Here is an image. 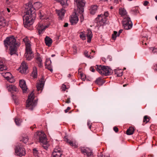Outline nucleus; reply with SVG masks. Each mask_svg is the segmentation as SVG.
Masks as SVG:
<instances>
[{"label":"nucleus","instance_id":"43","mask_svg":"<svg viewBox=\"0 0 157 157\" xmlns=\"http://www.w3.org/2000/svg\"><path fill=\"white\" fill-rule=\"evenodd\" d=\"M73 48V54L74 55L76 54L77 53L76 47L75 46H74Z\"/></svg>","mask_w":157,"mask_h":157},{"label":"nucleus","instance_id":"24","mask_svg":"<svg viewBox=\"0 0 157 157\" xmlns=\"http://www.w3.org/2000/svg\"><path fill=\"white\" fill-rule=\"evenodd\" d=\"M65 12V10L63 9L61 10L57 11V13L60 19H61L62 17L64 16Z\"/></svg>","mask_w":157,"mask_h":157},{"label":"nucleus","instance_id":"26","mask_svg":"<svg viewBox=\"0 0 157 157\" xmlns=\"http://www.w3.org/2000/svg\"><path fill=\"white\" fill-rule=\"evenodd\" d=\"M7 88L8 91L10 92H11L12 91H17L18 90L16 87L13 85H9L7 86Z\"/></svg>","mask_w":157,"mask_h":157},{"label":"nucleus","instance_id":"12","mask_svg":"<svg viewBox=\"0 0 157 157\" xmlns=\"http://www.w3.org/2000/svg\"><path fill=\"white\" fill-rule=\"evenodd\" d=\"M28 67L25 61L23 62L19 68L20 72L21 73L25 74L26 73Z\"/></svg>","mask_w":157,"mask_h":157},{"label":"nucleus","instance_id":"44","mask_svg":"<svg viewBox=\"0 0 157 157\" xmlns=\"http://www.w3.org/2000/svg\"><path fill=\"white\" fill-rule=\"evenodd\" d=\"M88 52L87 51H85L84 52V54L86 57L88 58H89L90 57V56L88 55Z\"/></svg>","mask_w":157,"mask_h":157},{"label":"nucleus","instance_id":"20","mask_svg":"<svg viewBox=\"0 0 157 157\" xmlns=\"http://www.w3.org/2000/svg\"><path fill=\"white\" fill-rule=\"evenodd\" d=\"M86 36L87 37V42L90 43L93 36L92 32L89 29L87 30Z\"/></svg>","mask_w":157,"mask_h":157},{"label":"nucleus","instance_id":"3","mask_svg":"<svg viewBox=\"0 0 157 157\" xmlns=\"http://www.w3.org/2000/svg\"><path fill=\"white\" fill-rule=\"evenodd\" d=\"M23 40L25 42L26 46V52L25 54V58L28 60H30L34 57V55L31 47L30 42L29 38L27 37L24 38Z\"/></svg>","mask_w":157,"mask_h":157},{"label":"nucleus","instance_id":"58","mask_svg":"<svg viewBox=\"0 0 157 157\" xmlns=\"http://www.w3.org/2000/svg\"><path fill=\"white\" fill-rule=\"evenodd\" d=\"M68 26V24L67 23H65L63 26L65 27H67Z\"/></svg>","mask_w":157,"mask_h":157},{"label":"nucleus","instance_id":"34","mask_svg":"<svg viewBox=\"0 0 157 157\" xmlns=\"http://www.w3.org/2000/svg\"><path fill=\"white\" fill-rule=\"evenodd\" d=\"M14 121H15L16 124L17 125H18V126L20 125L21 123L22 122L21 120H20V119H19L18 118H16L15 119Z\"/></svg>","mask_w":157,"mask_h":157},{"label":"nucleus","instance_id":"54","mask_svg":"<svg viewBox=\"0 0 157 157\" xmlns=\"http://www.w3.org/2000/svg\"><path fill=\"white\" fill-rule=\"evenodd\" d=\"M64 140L65 141H66L68 144V142H69V140L66 137H65L64 138Z\"/></svg>","mask_w":157,"mask_h":157},{"label":"nucleus","instance_id":"52","mask_svg":"<svg viewBox=\"0 0 157 157\" xmlns=\"http://www.w3.org/2000/svg\"><path fill=\"white\" fill-rule=\"evenodd\" d=\"M153 69L155 71H157V64L154 66Z\"/></svg>","mask_w":157,"mask_h":157},{"label":"nucleus","instance_id":"27","mask_svg":"<svg viewBox=\"0 0 157 157\" xmlns=\"http://www.w3.org/2000/svg\"><path fill=\"white\" fill-rule=\"evenodd\" d=\"M31 76L34 78H36L37 77V71L36 67H33V70L31 75Z\"/></svg>","mask_w":157,"mask_h":157},{"label":"nucleus","instance_id":"15","mask_svg":"<svg viewBox=\"0 0 157 157\" xmlns=\"http://www.w3.org/2000/svg\"><path fill=\"white\" fill-rule=\"evenodd\" d=\"M19 84L20 86L22 89L23 92H25L27 89L25 82L24 80H20L19 81Z\"/></svg>","mask_w":157,"mask_h":157},{"label":"nucleus","instance_id":"62","mask_svg":"<svg viewBox=\"0 0 157 157\" xmlns=\"http://www.w3.org/2000/svg\"><path fill=\"white\" fill-rule=\"evenodd\" d=\"M39 4H40V3L38 2H36L35 3V5L36 6Z\"/></svg>","mask_w":157,"mask_h":157},{"label":"nucleus","instance_id":"57","mask_svg":"<svg viewBox=\"0 0 157 157\" xmlns=\"http://www.w3.org/2000/svg\"><path fill=\"white\" fill-rule=\"evenodd\" d=\"M87 125L88 126H90V125H91L90 124V121H88L87 123Z\"/></svg>","mask_w":157,"mask_h":157},{"label":"nucleus","instance_id":"13","mask_svg":"<svg viewBox=\"0 0 157 157\" xmlns=\"http://www.w3.org/2000/svg\"><path fill=\"white\" fill-rule=\"evenodd\" d=\"M44 84V79L42 78L39 80V82L36 85V88L38 91H41L43 90Z\"/></svg>","mask_w":157,"mask_h":157},{"label":"nucleus","instance_id":"29","mask_svg":"<svg viewBox=\"0 0 157 157\" xmlns=\"http://www.w3.org/2000/svg\"><path fill=\"white\" fill-rule=\"evenodd\" d=\"M114 72L117 76L120 77L123 74V71L122 69H117L114 70Z\"/></svg>","mask_w":157,"mask_h":157},{"label":"nucleus","instance_id":"38","mask_svg":"<svg viewBox=\"0 0 157 157\" xmlns=\"http://www.w3.org/2000/svg\"><path fill=\"white\" fill-rule=\"evenodd\" d=\"M6 25V23L4 20H0V27L1 26H4Z\"/></svg>","mask_w":157,"mask_h":157},{"label":"nucleus","instance_id":"7","mask_svg":"<svg viewBox=\"0 0 157 157\" xmlns=\"http://www.w3.org/2000/svg\"><path fill=\"white\" fill-rule=\"evenodd\" d=\"M109 13L108 11L105 12L104 13L98 15V17L96 18L98 21L97 24L98 26L103 25L106 22L105 17L108 16Z\"/></svg>","mask_w":157,"mask_h":157},{"label":"nucleus","instance_id":"18","mask_svg":"<svg viewBox=\"0 0 157 157\" xmlns=\"http://www.w3.org/2000/svg\"><path fill=\"white\" fill-rule=\"evenodd\" d=\"M5 61L3 59H2L0 61V70L2 71L4 70H7V67L5 65L4 63Z\"/></svg>","mask_w":157,"mask_h":157},{"label":"nucleus","instance_id":"55","mask_svg":"<svg viewBox=\"0 0 157 157\" xmlns=\"http://www.w3.org/2000/svg\"><path fill=\"white\" fill-rule=\"evenodd\" d=\"M148 2L147 1H145L144 2V6H146L148 4Z\"/></svg>","mask_w":157,"mask_h":157},{"label":"nucleus","instance_id":"60","mask_svg":"<svg viewBox=\"0 0 157 157\" xmlns=\"http://www.w3.org/2000/svg\"><path fill=\"white\" fill-rule=\"evenodd\" d=\"M118 0H114V3L116 4L118 3Z\"/></svg>","mask_w":157,"mask_h":157},{"label":"nucleus","instance_id":"23","mask_svg":"<svg viewBox=\"0 0 157 157\" xmlns=\"http://www.w3.org/2000/svg\"><path fill=\"white\" fill-rule=\"evenodd\" d=\"M29 138L28 136L25 135H23L20 138V141L23 142L25 144H26L28 141Z\"/></svg>","mask_w":157,"mask_h":157},{"label":"nucleus","instance_id":"22","mask_svg":"<svg viewBox=\"0 0 157 157\" xmlns=\"http://www.w3.org/2000/svg\"><path fill=\"white\" fill-rule=\"evenodd\" d=\"M68 144L74 148H77L78 147V144L75 140H69Z\"/></svg>","mask_w":157,"mask_h":157},{"label":"nucleus","instance_id":"45","mask_svg":"<svg viewBox=\"0 0 157 157\" xmlns=\"http://www.w3.org/2000/svg\"><path fill=\"white\" fill-rule=\"evenodd\" d=\"M62 88L63 90L65 91L66 89H67L66 85L63 84L62 86Z\"/></svg>","mask_w":157,"mask_h":157},{"label":"nucleus","instance_id":"33","mask_svg":"<svg viewBox=\"0 0 157 157\" xmlns=\"http://www.w3.org/2000/svg\"><path fill=\"white\" fill-rule=\"evenodd\" d=\"M12 77L11 74L9 72L5 73L4 77L7 80H9V78Z\"/></svg>","mask_w":157,"mask_h":157},{"label":"nucleus","instance_id":"50","mask_svg":"<svg viewBox=\"0 0 157 157\" xmlns=\"http://www.w3.org/2000/svg\"><path fill=\"white\" fill-rule=\"evenodd\" d=\"M90 71H91L92 72H94L95 71V69L93 67H91L90 68Z\"/></svg>","mask_w":157,"mask_h":157},{"label":"nucleus","instance_id":"21","mask_svg":"<svg viewBox=\"0 0 157 157\" xmlns=\"http://www.w3.org/2000/svg\"><path fill=\"white\" fill-rule=\"evenodd\" d=\"M45 41L46 45L48 46L51 45L52 42V39L48 36H46L45 38Z\"/></svg>","mask_w":157,"mask_h":157},{"label":"nucleus","instance_id":"53","mask_svg":"<svg viewBox=\"0 0 157 157\" xmlns=\"http://www.w3.org/2000/svg\"><path fill=\"white\" fill-rule=\"evenodd\" d=\"M70 102H71V101H70V98H67L66 101L65 102L67 103H69Z\"/></svg>","mask_w":157,"mask_h":157},{"label":"nucleus","instance_id":"41","mask_svg":"<svg viewBox=\"0 0 157 157\" xmlns=\"http://www.w3.org/2000/svg\"><path fill=\"white\" fill-rule=\"evenodd\" d=\"M150 50H151L152 52L155 53L157 52V49L155 47H151L149 48Z\"/></svg>","mask_w":157,"mask_h":157},{"label":"nucleus","instance_id":"6","mask_svg":"<svg viewBox=\"0 0 157 157\" xmlns=\"http://www.w3.org/2000/svg\"><path fill=\"white\" fill-rule=\"evenodd\" d=\"M34 98V94L33 92H32L29 95L28 99L26 101V109L31 110L33 109L37 104L36 101H33Z\"/></svg>","mask_w":157,"mask_h":157},{"label":"nucleus","instance_id":"30","mask_svg":"<svg viewBox=\"0 0 157 157\" xmlns=\"http://www.w3.org/2000/svg\"><path fill=\"white\" fill-rule=\"evenodd\" d=\"M119 13L121 16H126V17H127L126 14L127 13L126 10L124 8H121L119 10Z\"/></svg>","mask_w":157,"mask_h":157},{"label":"nucleus","instance_id":"51","mask_svg":"<svg viewBox=\"0 0 157 157\" xmlns=\"http://www.w3.org/2000/svg\"><path fill=\"white\" fill-rule=\"evenodd\" d=\"M37 63H38L39 67H41L42 66L43 64L42 63V62H37Z\"/></svg>","mask_w":157,"mask_h":157},{"label":"nucleus","instance_id":"10","mask_svg":"<svg viewBox=\"0 0 157 157\" xmlns=\"http://www.w3.org/2000/svg\"><path fill=\"white\" fill-rule=\"evenodd\" d=\"M80 149L82 152L85 155H86L87 157H91L93 155L91 150L88 148L81 147Z\"/></svg>","mask_w":157,"mask_h":157},{"label":"nucleus","instance_id":"61","mask_svg":"<svg viewBox=\"0 0 157 157\" xmlns=\"http://www.w3.org/2000/svg\"><path fill=\"white\" fill-rule=\"evenodd\" d=\"M7 11L9 13V12H10V10L9 8H7Z\"/></svg>","mask_w":157,"mask_h":157},{"label":"nucleus","instance_id":"36","mask_svg":"<svg viewBox=\"0 0 157 157\" xmlns=\"http://www.w3.org/2000/svg\"><path fill=\"white\" fill-rule=\"evenodd\" d=\"M80 37L83 40L86 39V36L83 32H81L80 33Z\"/></svg>","mask_w":157,"mask_h":157},{"label":"nucleus","instance_id":"14","mask_svg":"<svg viewBox=\"0 0 157 157\" xmlns=\"http://www.w3.org/2000/svg\"><path fill=\"white\" fill-rule=\"evenodd\" d=\"M78 18L76 13L72 15L71 17L70 18V21L72 25H75L78 22Z\"/></svg>","mask_w":157,"mask_h":157},{"label":"nucleus","instance_id":"64","mask_svg":"<svg viewBox=\"0 0 157 157\" xmlns=\"http://www.w3.org/2000/svg\"><path fill=\"white\" fill-rule=\"evenodd\" d=\"M89 126V128L90 129H91V125H90V126Z\"/></svg>","mask_w":157,"mask_h":157},{"label":"nucleus","instance_id":"17","mask_svg":"<svg viewBox=\"0 0 157 157\" xmlns=\"http://www.w3.org/2000/svg\"><path fill=\"white\" fill-rule=\"evenodd\" d=\"M98 6L97 5H94L91 6L90 9V13L91 14H94L98 10Z\"/></svg>","mask_w":157,"mask_h":157},{"label":"nucleus","instance_id":"32","mask_svg":"<svg viewBox=\"0 0 157 157\" xmlns=\"http://www.w3.org/2000/svg\"><path fill=\"white\" fill-rule=\"evenodd\" d=\"M125 22L126 23V25H128V24H131L130 22H132L131 21L130 18L128 17H125L123 20V24L124 23V22Z\"/></svg>","mask_w":157,"mask_h":157},{"label":"nucleus","instance_id":"16","mask_svg":"<svg viewBox=\"0 0 157 157\" xmlns=\"http://www.w3.org/2000/svg\"><path fill=\"white\" fill-rule=\"evenodd\" d=\"M51 61L49 59H46L45 63V66L46 68L52 72L53 71L51 67Z\"/></svg>","mask_w":157,"mask_h":157},{"label":"nucleus","instance_id":"40","mask_svg":"<svg viewBox=\"0 0 157 157\" xmlns=\"http://www.w3.org/2000/svg\"><path fill=\"white\" fill-rule=\"evenodd\" d=\"M33 153L34 155L37 156L38 155V151L36 148H35L33 149Z\"/></svg>","mask_w":157,"mask_h":157},{"label":"nucleus","instance_id":"46","mask_svg":"<svg viewBox=\"0 0 157 157\" xmlns=\"http://www.w3.org/2000/svg\"><path fill=\"white\" fill-rule=\"evenodd\" d=\"M114 131L116 132H117L118 131V128L116 127H114L113 128Z\"/></svg>","mask_w":157,"mask_h":157},{"label":"nucleus","instance_id":"2","mask_svg":"<svg viewBox=\"0 0 157 157\" xmlns=\"http://www.w3.org/2000/svg\"><path fill=\"white\" fill-rule=\"evenodd\" d=\"M4 44L6 48L9 46L10 54L11 55L15 54L16 52V48L18 46L16 40L14 36L8 37L4 41Z\"/></svg>","mask_w":157,"mask_h":157},{"label":"nucleus","instance_id":"28","mask_svg":"<svg viewBox=\"0 0 157 157\" xmlns=\"http://www.w3.org/2000/svg\"><path fill=\"white\" fill-rule=\"evenodd\" d=\"M131 24H128V25H126V23L125 22H124L123 23V26L124 29L126 30H128L131 28L132 26V22H130Z\"/></svg>","mask_w":157,"mask_h":157},{"label":"nucleus","instance_id":"25","mask_svg":"<svg viewBox=\"0 0 157 157\" xmlns=\"http://www.w3.org/2000/svg\"><path fill=\"white\" fill-rule=\"evenodd\" d=\"M122 30L120 29L118 32V33H117V32L114 31L113 33V34L112 35V39L114 40H115L116 39L117 36H119L120 34L122 33Z\"/></svg>","mask_w":157,"mask_h":157},{"label":"nucleus","instance_id":"11","mask_svg":"<svg viewBox=\"0 0 157 157\" xmlns=\"http://www.w3.org/2000/svg\"><path fill=\"white\" fill-rule=\"evenodd\" d=\"M62 154L61 149L59 146H56L52 152V157H60Z\"/></svg>","mask_w":157,"mask_h":157},{"label":"nucleus","instance_id":"48","mask_svg":"<svg viewBox=\"0 0 157 157\" xmlns=\"http://www.w3.org/2000/svg\"><path fill=\"white\" fill-rule=\"evenodd\" d=\"M71 109V108L70 107H68L67 108V109L64 110L65 113H67L69 111V110Z\"/></svg>","mask_w":157,"mask_h":157},{"label":"nucleus","instance_id":"9","mask_svg":"<svg viewBox=\"0 0 157 157\" xmlns=\"http://www.w3.org/2000/svg\"><path fill=\"white\" fill-rule=\"evenodd\" d=\"M77 5L78 10L80 13H82L84 11V8L85 3L83 0H74Z\"/></svg>","mask_w":157,"mask_h":157},{"label":"nucleus","instance_id":"4","mask_svg":"<svg viewBox=\"0 0 157 157\" xmlns=\"http://www.w3.org/2000/svg\"><path fill=\"white\" fill-rule=\"evenodd\" d=\"M35 138L38 139L40 143L43 144V147L46 150L48 148V142L46 140V135L43 132H37L35 134Z\"/></svg>","mask_w":157,"mask_h":157},{"label":"nucleus","instance_id":"49","mask_svg":"<svg viewBox=\"0 0 157 157\" xmlns=\"http://www.w3.org/2000/svg\"><path fill=\"white\" fill-rule=\"evenodd\" d=\"M8 81H9L10 82L12 83L14 81V80L13 78H9V80H7Z\"/></svg>","mask_w":157,"mask_h":157},{"label":"nucleus","instance_id":"42","mask_svg":"<svg viewBox=\"0 0 157 157\" xmlns=\"http://www.w3.org/2000/svg\"><path fill=\"white\" fill-rule=\"evenodd\" d=\"M80 76L81 78L83 81H84L86 79V76L85 75L82 74H81L80 75Z\"/></svg>","mask_w":157,"mask_h":157},{"label":"nucleus","instance_id":"37","mask_svg":"<svg viewBox=\"0 0 157 157\" xmlns=\"http://www.w3.org/2000/svg\"><path fill=\"white\" fill-rule=\"evenodd\" d=\"M149 121V119L148 117L147 116H145L144 117L143 122H145L146 123L148 122Z\"/></svg>","mask_w":157,"mask_h":157},{"label":"nucleus","instance_id":"63","mask_svg":"<svg viewBox=\"0 0 157 157\" xmlns=\"http://www.w3.org/2000/svg\"><path fill=\"white\" fill-rule=\"evenodd\" d=\"M128 85V84H124V85H123V86L124 87H125V86H127V85Z\"/></svg>","mask_w":157,"mask_h":157},{"label":"nucleus","instance_id":"1","mask_svg":"<svg viewBox=\"0 0 157 157\" xmlns=\"http://www.w3.org/2000/svg\"><path fill=\"white\" fill-rule=\"evenodd\" d=\"M25 14L23 17V23L25 27L28 28L33 24L35 19L36 17V10L30 3L25 5Z\"/></svg>","mask_w":157,"mask_h":157},{"label":"nucleus","instance_id":"35","mask_svg":"<svg viewBox=\"0 0 157 157\" xmlns=\"http://www.w3.org/2000/svg\"><path fill=\"white\" fill-rule=\"evenodd\" d=\"M101 78H98L95 81V83L98 85H101Z\"/></svg>","mask_w":157,"mask_h":157},{"label":"nucleus","instance_id":"56","mask_svg":"<svg viewBox=\"0 0 157 157\" xmlns=\"http://www.w3.org/2000/svg\"><path fill=\"white\" fill-rule=\"evenodd\" d=\"M39 16L40 17V18H42V17L43 16L42 15L41 12H40V13L39 14Z\"/></svg>","mask_w":157,"mask_h":157},{"label":"nucleus","instance_id":"31","mask_svg":"<svg viewBox=\"0 0 157 157\" xmlns=\"http://www.w3.org/2000/svg\"><path fill=\"white\" fill-rule=\"evenodd\" d=\"M134 131V129L132 127H130L128 128L126 132V133L127 135H130L132 134Z\"/></svg>","mask_w":157,"mask_h":157},{"label":"nucleus","instance_id":"47","mask_svg":"<svg viewBox=\"0 0 157 157\" xmlns=\"http://www.w3.org/2000/svg\"><path fill=\"white\" fill-rule=\"evenodd\" d=\"M80 20L81 22H82L84 20V17L82 14H81L80 17Z\"/></svg>","mask_w":157,"mask_h":157},{"label":"nucleus","instance_id":"39","mask_svg":"<svg viewBox=\"0 0 157 157\" xmlns=\"http://www.w3.org/2000/svg\"><path fill=\"white\" fill-rule=\"evenodd\" d=\"M36 59L37 62H42L41 58L40 57L39 54L37 53L36 56Z\"/></svg>","mask_w":157,"mask_h":157},{"label":"nucleus","instance_id":"19","mask_svg":"<svg viewBox=\"0 0 157 157\" xmlns=\"http://www.w3.org/2000/svg\"><path fill=\"white\" fill-rule=\"evenodd\" d=\"M37 29L39 33L40 34L44 30V25L41 23H39L37 25Z\"/></svg>","mask_w":157,"mask_h":157},{"label":"nucleus","instance_id":"5","mask_svg":"<svg viewBox=\"0 0 157 157\" xmlns=\"http://www.w3.org/2000/svg\"><path fill=\"white\" fill-rule=\"evenodd\" d=\"M96 68L102 75L107 76L111 74L112 70L108 66L101 65H96Z\"/></svg>","mask_w":157,"mask_h":157},{"label":"nucleus","instance_id":"8","mask_svg":"<svg viewBox=\"0 0 157 157\" xmlns=\"http://www.w3.org/2000/svg\"><path fill=\"white\" fill-rule=\"evenodd\" d=\"M15 150V154L17 156H22L25 155L26 154L25 149L21 145L16 146Z\"/></svg>","mask_w":157,"mask_h":157},{"label":"nucleus","instance_id":"59","mask_svg":"<svg viewBox=\"0 0 157 157\" xmlns=\"http://www.w3.org/2000/svg\"><path fill=\"white\" fill-rule=\"evenodd\" d=\"M49 25H44V30L46 28H48L49 26Z\"/></svg>","mask_w":157,"mask_h":157}]
</instances>
